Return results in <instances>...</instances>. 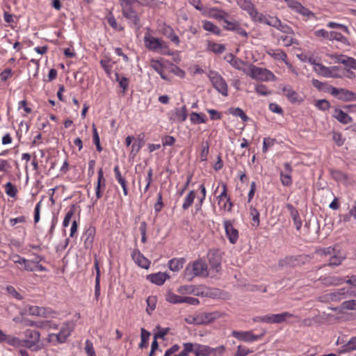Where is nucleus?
Returning a JSON list of instances; mask_svg holds the SVG:
<instances>
[{"instance_id": "f257e3e1", "label": "nucleus", "mask_w": 356, "mask_h": 356, "mask_svg": "<svg viewBox=\"0 0 356 356\" xmlns=\"http://www.w3.org/2000/svg\"><path fill=\"white\" fill-rule=\"evenodd\" d=\"M149 31L148 29L143 38L145 47L157 54L171 55L167 42L161 38L154 37Z\"/></svg>"}, {"instance_id": "f03ea898", "label": "nucleus", "mask_w": 356, "mask_h": 356, "mask_svg": "<svg viewBox=\"0 0 356 356\" xmlns=\"http://www.w3.org/2000/svg\"><path fill=\"white\" fill-rule=\"evenodd\" d=\"M209 275L208 266L206 262L199 259L188 264L185 268L183 278L187 282H191L195 277H207Z\"/></svg>"}, {"instance_id": "7ed1b4c3", "label": "nucleus", "mask_w": 356, "mask_h": 356, "mask_svg": "<svg viewBox=\"0 0 356 356\" xmlns=\"http://www.w3.org/2000/svg\"><path fill=\"white\" fill-rule=\"evenodd\" d=\"M224 316L222 312L213 311L211 312H202L193 315H188L185 318V321L188 324L195 325H209Z\"/></svg>"}, {"instance_id": "20e7f679", "label": "nucleus", "mask_w": 356, "mask_h": 356, "mask_svg": "<svg viewBox=\"0 0 356 356\" xmlns=\"http://www.w3.org/2000/svg\"><path fill=\"white\" fill-rule=\"evenodd\" d=\"M245 73L253 79L261 81H272L275 79L274 74L270 70L257 67L253 64L249 65L248 71Z\"/></svg>"}, {"instance_id": "39448f33", "label": "nucleus", "mask_w": 356, "mask_h": 356, "mask_svg": "<svg viewBox=\"0 0 356 356\" xmlns=\"http://www.w3.org/2000/svg\"><path fill=\"white\" fill-rule=\"evenodd\" d=\"M213 88L222 95L227 96V84L220 74L214 71H209L207 74Z\"/></svg>"}, {"instance_id": "423d86ee", "label": "nucleus", "mask_w": 356, "mask_h": 356, "mask_svg": "<svg viewBox=\"0 0 356 356\" xmlns=\"http://www.w3.org/2000/svg\"><path fill=\"white\" fill-rule=\"evenodd\" d=\"M327 91L334 97L343 102L356 101V93L345 88L329 86Z\"/></svg>"}, {"instance_id": "0eeeda50", "label": "nucleus", "mask_w": 356, "mask_h": 356, "mask_svg": "<svg viewBox=\"0 0 356 356\" xmlns=\"http://www.w3.org/2000/svg\"><path fill=\"white\" fill-rule=\"evenodd\" d=\"M73 329L74 324L72 322L65 323L63 324L58 333L49 334V340H53V338H56L58 343H63L70 335Z\"/></svg>"}, {"instance_id": "6e6552de", "label": "nucleus", "mask_w": 356, "mask_h": 356, "mask_svg": "<svg viewBox=\"0 0 356 356\" xmlns=\"http://www.w3.org/2000/svg\"><path fill=\"white\" fill-rule=\"evenodd\" d=\"M122 13L123 17L128 20L131 26L137 29L140 28V16L132 6L122 8Z\"/></svg>"}, {"instance_id": "1a4fd4ad", "label": "nucleus", "mask_w": 356, "mask_h": 356, "mask_svg": "<svg viewBox=\"0 0 356 356\" xmlns=\"http://www.w3.org/2000/svg\"><path fill=\"white\" fill-rule=\"evenodd\" d=\"M232 335L240 341H243L245 342H253L261 339L264 334H261L256 335L254 334L251 331L234 330L232 332Z\"/></svg>"}, {"instance_id": "9d476101", "label": "nucleus", "mask_w": 356, "mask_h": 356, "mask_svg": "<svg viewBox=\"0 0 356 356\" xmlns=\"http://www.w3.org/2000/svg\"><path fill=\"white\" fill-rule=\"evenodd\" d=\"M226 236L232 244H235L238 239V231L234 227L230 220L223 221Z\"/></svg>"}, {"instance_id": "9b49d317", "label": "nucleus", "mask_w": 356, "mask_h": 356, "mask_svg": "<svg viewBox=\"0 0 356 356\" xmlns=\"http://www.w3.org/2000/svg\"><path fill=\"white\" fill-rule=\"evenodd\" d=\"M328 56L334 60L335 63H341L346 67L356 70V60L343 54H330Z\"/></svg>"}, {"instance_id": "f8f14e48", "label": "nucleus", "mask_w": 356, "mask_h": 356, "mask_svg": "<svg viewBox=\"0 0 356 356\" xmlns=\"http://www.w3.org/2000/svg\"><path fill=\"white\" fill-rule=\"evenodd\" d=\"M305 259H307V257L303 255L287 256L280 259L278 264L281 267L303 264H305Z\"/></svg>"}, {"instance_id": "ddd939ff", "label": "nucleus", "mask_w": 356, "mask_h": 356, "mask_svg": "<svg viewBox=\"0 0 356 356\" xmlns=\"http://www.w3.org/2000/svg\"><path fill=\"white\" fill-rule=\"evenodd\" d=\"M294 315L288 312H284L281 314H267V323H282L286 321L288 318L293 317Z\"/></svg>"}, {"instance_id": "4468645a", "label": "nucleus", "mask_w": 356, "mask_h": 356, "mask_svg": "<svg viewBox=\"0 0 356 356\" xmlns=\"http://www.w3.org/2000/svg\"><path fill=\"white\" fill-rule=\"evenodd\" d=\"M312 65H314V70L319 75L324 77L333 78L334 75L332 74L330 67H326L321 63H316L315 60H309Z\"/></svg>"}, {"instance_id": "2eb2a0df", "label": "nucleus", "mask_w": 356, "mask_h": 356, "mask_svg": "<svg viewBox=\"0 0 356 356\" xmlns=\"http://www.w3.org/2000/svg\"><path fill=\"white\" fill-rule=\"evenodd\" d=\"M96 230L92 226L88 227L83 234L84 247L86 249H91L95 236Z\"/></svg>"}, {"instance_id": "dca6fc26", "label": "nucleus", "mask_w": 356, "mask_h": 356, "mask_svg": "<svg viewBox=\"0 0 356 356\" xmlns=\"http://www.w3.org/2000/svg\"><path fill=\"white\" fill-rule=\"evenodd\" d=\"M131 257L136 264L140 267L147 269L149 266L150 261L145 257L140 252L135 249L131 253Z\"/></svg>"}, {"instance_id": "f3484780", "label": "nucleus", "mask_w": 356, "mask_h": 356, "mask_svg": "<svg viewBox=\"0 0 356 356\" xmlns=\"http://www.w3.org/2000/svg\"><path fill=\"white\" fill-rule=\"evenodd\" d=\"M224 59L229 63L233 67L243 71L244 73L246 72V70L243 67L245 65V62H243L240 58L236 57L232 54H228L225 56Z\"/></svg>"}, {"instance_id": "a211bd4d", "label": "nucleus", "mask_w": 356, "mask_h": 356, "mask_svg": "<svg viewBox=\"0 0 356 356\" xmlns=\"http://www.w3.org/2000/svg\"><path fill=\"white\" fill-rule=\"evenodd\" d=\"M28 312L31 315L38 316L44 318L51 316V314L54 313L50 309L38 306H30L29 307Z\"/></svg>"}, {"instance_id": "6ab92c4d", "label": "nucleus", "mask_w": 356, "mask_h": 356, "mask_svg": "<svg viewBox=\"0 0 356 356\" xmlns=\"http://www.w3.org/2000/svg\"><path fill=\"white\" fill-rule=\"evenodd\" d=\"M332 301H339L341 299L346 298L353 296V292L347 290L346 288H341L328 294Z\"/></svg>"}, {"instance_id": "aec40b11", "label": "nucleus", "mask_w": 356, "mask_h": 356, "mask_svg": "<svg viewBox=\"0 0 356 356\" xmlns=\"http://www.w3.org/2000/svg\"><path fill=\"white\" fill-rule=\"evenodd\" d=\"M321 284L325 286H339L343 283L344 279L338 276H327L319 279Z\"/></svg>"}, {"instance_id": "412c9836", "label": "nucleus", "mask_w": 356, "mask_h": 356, "mask_svg": "<svg viewBox=\"0 0 356 356\" xmlns=\"http://www.w3.org/2000/svg\"><path fill=\"white\" fill-rule=\"evenodd\" d=\"M286 207L290 213L296 229L300 230L302 226V221L298 210L291 204H286Z\"/></svg>"}, {"instance_id": "4be33fe9", "label": "nucleus", "mask_w": 356, "mask_h": 356, "mask_svg": "<svg viewBox=\"0 0 356 356\" xmlns=\"http://www.w3.org/2000/svg\"><path fill=\"white\" fill-rule=\"evenodd\" d=\"M333 118L339 122L347 124L353 122V118L340 108H336L334 111Z\"/></svg>"}, {"instance_id": "5701e85b", "label": "nucleus", "mask_w": 356, "mask_h": 356, "mask_svg": "<svg viewBox=\"0 0 356 356\" xmlns=\"http://www.w3.org/2000/svg\"><path fill=\"white\" fill-rule=\"evenodd\" d=\"M283 92L287 99L293 104L300 103L302 99L300 95L290 86H286L283 88Z\"/></svg>"}, {"instance_id": "b1692460", "label": "nucleus", "mask_w": 356, "mask_h": 356, "mask_svg": "<svg viewBox=\"0 0 356 356\" xmlns=\"http://www.w3.org/2000/svg\"><path fill=\"white\" fill-rule=\"evenodd\" d=\"M105 179L104 177V172L102 168L98 170V179L97 186L95 187V194L97 200L100 199L102 197V188L106 187Z\"/></svg>"}, {"instance_id": "393cba45", "label": "nucleus", "mask_w": 356, "mask_h": 356, "mask_svg": "<svg viewBox=\"0 0 356 356\" xmlns=\"http://www.w3.org/2000/svg\"><path fill=\"white\" fill-rule=\"evenodd\" d=\"M168 277V275L165 273H158L151 274L147 276V280L151 282L156 284L159 286L163 284L166 279Z\"/></svg>"}, {"instance_id": "a878e982", "label": "nucleus", "mask_w": 356, "mask_h": 356, "mask_svg": "<svg viewBox=\"0 0 356 356\" xmlns=\"http://www.w3.org/2000/svg\"><path fill=\"white\" fill-rule=\"evenodd\" d=\"M209 16L218 20H224L229 17V14L225 10L218 8H212L209 11Z\"/></svg>"}, {"instance_id": "bb28decb", "label": "nucleus", "mask_w": 356, "mask_h": 356, "mask_svg": "<svg viewBox=\"0 0 356 356\" xmlns=\"http://www.w3.org/2000/svg\"><path fill=\"white\" fill-rule=\"evenodd\" d=\"M163 34L166 36L171 42L178 45L180 42L178 35L175 33L174 30L170 26H165L163 29Z\"/></svg>"}, {"instance_id": "cd10ccee", "label": "nucleus", "mask_w": 356, "mask_h": 356, "mask_svg": "<svg viewBox=\"0 0 356 356\" xmlns=\"http://www.w3.org/2000/svg\"><path fill=\"white\" fill-rule=\"evenodd\" d=\"M150 66L153 68L159 75L161 79L163 80H167V76L164 74V67L163 65L159 60L152 59L150 61Z\"/></svg>"}, {"instance_id": "c85d7f7f", "label": "nucleus", "mask_w": 356, "mask_h": 356, "mask_svg": "<svg viewBox=\"0 0 356 356\" xmlns=\"http://www.w3.org/2000/svg\"><path fill=\"white\" fill-rule=\"evenodd\" d=\"M237 4L244 10H246L250 15L256 10L254 4L250 0H236Z\"/></svg>"}, {"instance_id": "c756f323", "label": "nucleus", "mask_w": 356, "mask_h": 356, "mask_svg": "<svg viewBox=\"0 0 356 356\" xmlns=\"http://www.w3.org/2000/svg\"><path fill=\"white\" fill-rule=\"evenodd\" d=\"M202 27L207 31L213 33L215 35H219L220 34V29L210 21L204 20L202 22Z\"/></svg>"}, {"instance_id": "7c9ffc66", "label": "nucleus", "mask_w": 356, "mask_h": 356, "mask_svg": "<svg viewBox=\"0 0 356 356\" xmlns=\"http://www.w3.org/2000/svg\"><path fill=\"white\" fill-rule=\"evenodd\" d=\"M96 269V278H95V298L97 300L100 296V271L98 262H95Z\"/></svg>"}, {"instance_id": "2f4dec72", "label": "nucleus", "mask_w": 356, "mask_h": 356, "mask_svg": "<svg viewBox=\"0 0 356 356\" xmlns=\"http://www.w3.org/2000/svg\"><path fill=\"white\" fill-rule=\"evenodd\" d=\"M185 260L181 259H172L168 262V267L172 271H178L182 268Z\"/></svg>"}, {"instance_id": "473e14b6", "label": "nucleus", "mask_w": 356, "mask_h": 356, "mask_svg": "<svg viewBox=\"0 0 356 356\" xmlns=\"http://www.w3.org/2000/svg\"><path fill=\"white\" fill-rule=\"evenodd\" d=\"M175 114L177 121L181 122L185 121L187 118V110L186 106H184L181 108H177L175 109Z\"/></svg>"}, {"instance_id": "72a5a7b5", "label": "nucleus", "mask_w": 356, "mask_h": 356, "mask_svg": "<svg viewBox=\"0 0 356 356\" xmlns=\"http://www.w3.org/2000/svg\"><path fill=\"white\" fill-rule=\"evenodd\" d=\"M229 113L236 117H239L243 122H247L249 118L246 115L244 111L240 108H230Z\"/></svg>"}, {"instance_id": "f704fd0d", "label": "nucleus", "mask_w": 356, "mask_h": 356, "mask_svg": "<svg viewBox=\"0 0 356 356\" xmlns=\"http://www.w3.org/2000/svg\"><path fill=\"white\" fill-rule=\"evenodd\" d=\"M150 336V332L147 331L145 328H141L140 331V338L141 341L139 343L140 348H144L147 346L149 338Z\"/></svg>"}, {"instance_id": "c9c22d12", "label": "nucleus", "mask_w": 356, "mask_h": 356, "mask_svg": "<svg viewBox=\"0 0 356 356\" xmlns=\"http://www.w3.org/2000/svg\"><path fill=\"white\" fill-rule=\"evenodd\" d=\"M190 120H191V122H193V124H199L206 122L205 115L202 114V113H197L195 112H193L191 114Z\"/></svg>"}, {"instance_id": "e433bc0d", "label": "nucleus", "mask_w": 356, "mask_h": 356, "mask_svg": "<svg viewBox=\"0 0 356 356\" xmlns=\"http://www.w3.org/2000/svg\"><path fill=\"white\" fill-rule=\"evenodd\" d=\"M195 198V193L194 191H191L184 199L182 204V208L184 210L188 209L193 204Z\"/></svg>"}, {"instance_id": "4c0bfd02", "label": "nucleus", "mask_w": 356, "mask_h": 356, "mask_svg": "<svg viewBox=\"0 0 356 356\" xmlns=\"http://www.w3.org/2000/svg\"><path fill=\"white\" fill-rule=\"evenodd\" d=\"M267 16L268 15L259 13L257 9L252 13V15H250L254 22L264 24H266Z\"/></svg>"}, {"instance_id": "58836bf2", "label": "nucleus", "mask_w": 356, "mask_h": 356, "mask_svg": "<svg viewBox=\"0 0 356 356\" xmlns=\"http://www.w3.org/2000/svg\"><path fill=\"white\" fill-rule=\"evenodd\" d=\"M208 48L210 51L216 54H222L225 50V47L224 44L215 42H209L208 44Z\"/></svg>"}, {"instance_id": "ea45409f", "label": "nucleus", "mask_w": 356, "mask_h": 356, "mask_svg": "<svg viewBox=\"0 0 356 356\" xmlns=\"http://www.w3.org/2000/svg\"><path fill=\"white\" fill-rule=\"evenodd\" d=\"M156 296H149L147 300V307L146 309V312L148 314H151L152 312L155 309L156 305Z\"/></svg>"}, {"instance_id": "a19ab883", "label": "nucleus", "mask_w": 356, "mask_h": 356, "mask_svg": "<svg viewBox=\"0 0 356 356\" xmlns=\"http://www.w3.org/2000/svg\"><path fill=\"white\" fill-rule=\"evenodd\" d=\"M24 334L28 339H31L34 341H40V334L37 330L28 329L25 331Z\"/></svg>"}, {"instance_id": "79ce46f5", "label": "nucleus", "mask_w": 356, "mask_h": 356, "mask_svg": "<svg viewBox=\"0 0 356 356\" xmlns=\"http://www.w3.org/2000/svg\"><path fill=\"white\" fill-rule=\"evenodd\" d=\"M165 300L172 304H179L182 303L183 296L170 292L166 295Z\"/></svg>"}, {"instance_id": "37998d69", "label": "nucleus", "mask_w": 356, "mask_h": 356, "mask_svg": "<svg viewBox=\"0 0 356 356\" xmlns=\"http://www.w3.org/2000/svg\"><path fill=\"white\" fill-rule=\"evenodd\" d=\"M342 352H350L356 350V336L352 337L345 345L342 346Z\"/></svg>"}, {"instance_id": "c03bdc74", "label": "nucleus", "mask_w": 356, "mask_h": 356, "mask_svg": "<svg viewBox=\"0 0 356 356\" xmlns=\"http://www.w3.org/2000/svg\"><path fill=\"white\" fill-rule=\"evenodd\" d=\"M115 79L119 83V85H120V88H122L123 93H124L127 90L128 86H129V80H128V79H127L124 76L120 77L119 74L115 73Z\"/></svg>"}, {"instance_id": "a18cd8bd", "label": "nucleus", "mask_w": 356, "mask_h": 356, "mask_svg": "<svg viewBox=\"0 0 356 356\" xmlns=\"http://www.w3.org/2000/svg\"><path fill=\"white\" fill-rule=\"evenodd\" d=\"M274 28L277 29V30L284 33H293L291 28L287 24L282 23L280 19H277L276 22V26H275Z\"/></svg>"}, {"instance_id": "49530a36", "label": "nucleus", "mask_w": 356, "mask_h": 356, "mask_svg": "<svg viewBox=\"0 0 356 356\" xmlns=\"http://www.w3.org/2000/svg\"><path fill=\"white\" fill-rule=\"evenodd\" d=\"M250 214L252 217V220L253 221V225H255L256 227H258L260 223L259 220V213L257 209L252 206L250 207Z\"/></svg>"}, {"instance_id": "de8ad7c7", "label": "nucleus", "mask_w": 356, "mask_h": 356, "mask_svg": "<svg viewBox=\"0 0 356 356\" xmlns=\"http://www.w3.org/2000/svg\"><path fill=\"white\" fill-rule=\"evenodd\" d=\"M329 40H337L342 43H345L347 39L341 33L330 31Z\"/></svg>"}, {"instance_id": "09e8293b", "label": "nucleus", "mask_w": 356, "mask_h": 356, "mask_svg": "<svg viewBox=\"0 0 356 356\" xmlns=\"http://www.w3.org/2000/svg\"><path fill=\"white\" fill-rule=\"evenodd\" d=\"M345 259L343 256H339L336 253L334 254L330 259V261L327 266H337L340 265L343 259Z\"/></svg>"}, {"instance_id": "8fccbe9b", "label": "nucleus", "mask_w": 356, "mask_h": 356, "mask_svg": "<svg viewBox=\"0 0 356 356\" xmlns=\"http://www.w3.org/2000/svg\"><path fill=\"white\" fill-rule=\"evenodd\" d=\"M5 191L6 193L11 197H15L17 193V188L10 182H8L5 185Z\"/></svg>"}, {"instance_id": "3c124183", "label": "nucleus", "mask_w": 356, "mask_h": 356, "mask_svg": "<svg viewBox=\"0 0 356 356\" xmlns=\"http://www.w3.org/2000/svg\"><path fill=\"white\" fill-rule=\"evenodd\" d=\"M156 329H158V332L154 333V338L156 339H165V336L167 335L170 332L169 327L161 328L159 325L156 326Z\"/></svg>"}, {"instance_id": "603ef678", "label": "nucleus", "mask_w": 356, "mask_h": 356, "mask_svg": "<svg viewBox=\"0 0 356 356\" xmlns=\"http://www.w3.org/2000/svg\"><path fill=\"white\" fill-rule=\"evenodd\" d=\"M92 137H93L94 143L97 147V150L99 152H100L102 150V148L100 145L99 134H98L97 129L95 128V126L94 124L92 126Z\"/></svg>"}, {"instance_id": "864d4df0", "label": "nucleus", "mask_w": 356, "mask_h": 356, "mask_svg": "<svg viewBox=\"0 0 356 356\" xmlns=\"http://www.w3.org/2000/svg\"><path fill=\"white\" fill-rule=\"evenodd\" d=\"M24 270L29 272L35 271L36 261L32 260H23Z\"/></svg>"}, {"instance_id": "5fc2aeb1", "label": "nucleus", "mask_w": 356, "mask_h": 356, "mask_svg": "<svg viewBox=\"0 0 356 356\" xmlns=\"http://www.w3.org/2000/svg\"><path fill=\"white\" fill-rule=\"evenodd\" d=\"M330 70L332 74L334 75L333 78H341L345 76V71L339 66H332Z\"/></svg>"}, {"instance_id": "6e6d98bb", "label": "nucleus", "mask_w": 356, "mask_h": 356, "mask_svg": "<svg viewBox=\"0 0 356 356\" xmlns=\"http://www.w3.org/2000/svg\"><path fill=\"white\" fill-rule=\"evenodd\" d=\"M177 291L181 294H191L195 291V287L193 285L181 286L177 289Z\"/></svg>"}, {"instance_id": "4d7b16f0", "label": "nucleus", "mask_w": 356, "mask_h": 356, "mask_svg": "<svg viewBox=\"0 0 356 356\" xmlns=\"http://www.w3.org/2000/svg\"><path fill=\"white\" fill-rule=\"evenodd\" d=\"M335 248L333 247H327L316 250V253L319 255H332L335 254Z\"/></svg>"}, {"instance_id": "13d9d810", "label": "nucleus", "mask_w": 356, "mask_h": 356, "mask_svg": "<svg viewBox=\"0 0 356 356\" xmlns=\"http://www.w3.org/2000/svg\"><path fill=\"white\" fill-rule=\"evenodd\" d=\"M9 345L17 347V348H22V340L19 339L17 337H12V336H8V339L6 341Z\"/></svg>"}, {"instance_id": "bf43d9fd", "label": "nucleus", "mask_w": 356, "mask_h": 356, "mask_svg": "<svg viewBox=\"0 0 356 356\" xmlns=\"http://www.w3.org/2000/svg\"><path fill=\"white\" fill-rule=\"evenodd\" d=\"M341 307L343 309L356 310V300H346L342 302Z\"/></svg>"}, {"instance_id": "052dcab7", "label": "nucleus", "mask_w": 356, "mask_h": 356, "mask_svg": "<svg viewBox=\"0 0 356 356\" xmlns=\"http://www.w3.org/2000/svg\"><path fill=\"white\" fill-rule=\"evenodd\" d=\"M286 6L293 10L298 12V9L302 5L300 2L296 0H284Z\"/></svg>"}, {"instance_id": "680f3d73", "label": "nucleus", "mask_w": 356, "mask_h": 356, "mask_svg": "<svg viewBox=\"0 0 356 356\" xmlns=\"http://www.w3.org/2000/svg\"><path fill=\"white\" fill-rule=\"evenodd\" d=\"M297 13L302 15V16L307 17L308 19L315 17V15L313 12L304 7L302 5L300 6V8L298 9Z\"/></svg>"}, {"instance_id": "e2e57ef3", "label": "nucleus", "mask_w": 356, "mask_h": 356, "mask_svg": "<svg viewBox=\"0 0 356 356\" xmlns=\"http://www.w3.org/2000/svg\"><path fill=\"white\" fill-rule=\"evenodd\" d=\"M280 179L282 184L284 186H289L291 184V174L284 173V172H280Z\"/></svg>"}, {"instance_id": "0e129e2a", "label": "nucleus", "mask_w": 356, "mask_h": 356, "mask_svg": "<svg viewBox=\"0 0 356 356\" xmlns=\"http://www.w3.org/2000/svg\"><path fill=\"white\" fill-rule=\"evenodd\" d=\"M223 22L225 23V25L224 26V28L226 30L229 31H234L237 25L239 24L237 21H229L227 18H225Z\"/></svg>"}, {"instance_id": "69168bd1", "label": "nucleus", "mask_w": 356, "mask_h": 356, "mask_svg": "<svg viewBox=\"0 0 356 356\" xmlns=\"http://www.w3.org/2000/svg\"><path fill=\"white\" fill-rule=\"evenodd\" d=\"M315 105L318 109L322 111H326L330 106V102L325 99L318 100Z\"/></svg>"}, {"instance_id": "338daca9", "label": "nucleus", "mask_w": 356, "mask_h": 356, "mask_svg": "<svg viewBox=\"0 0 356 356\" xmlns=\"http://www.w3.org/2000/svg\"><path fill=\"white\" fill-rule=\"evenodd\" d=\"M85 350L88 356H96L92 343L90 341L86 340Z\"/></svg>"}, {"instance_id": "774afa93", "label": "nucleus", "mask_w": 356, "mask_h": 356, "mask_svg": "<svg viewBox=\"0 0 356 356\" xmlns=\"http://www.w3.org/2000/svg\"><path fill=\"white\" fill-rule=\"evenodd\" d=\"M252 350L243 347L242 346H238L237 347V351L235 353L234 356H246L248 354L252 353Z\"/></svg>"}]
</instances>
